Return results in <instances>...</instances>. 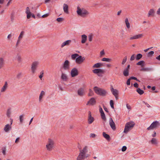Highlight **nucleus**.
Listing matches in <instances>:
<instances>
[{
	"label": "nucleus",
	"mask_w": 160,
	"mask_h": 160,
	"mask_svg": "<svg viewBox=\"0 0 160 160\" xmlns=\"http://www.w3.org/2000/svg\"><path fill=\"white\" fill-rule=\"evenodd\" d=\"M93 90L97 94L102 96H106L107 94L106 91L103 89L98 88L97 87H94Z\"/></svg>",
	"instance_id": "1"
},
{
	"label": "nucleus",
	"mask_w": 160,
	"mask_h": 160,
	"mask_svg": "<svg viewBox=\"0 0 160 160\" xmlns=\"http://www.w3.org/2000/svg\"><path fill=\"white\" fill-rule=\"evenodd\" d=\"M77 12L78 15L83 17H86L89 14V12L86 10L84 8L81 9L79 7H77Z\"/></svg>",
	"instance_id": "2"
},
{
	"label": "nucleus",
	"mask_w": 160,
	"mask_h": 160,
	"mask_svg": "<svg viewBox=\"0 0 160 160\" xmlns=\"http://www.w3.org/2000/svg\"><path fill=\"white\" fill-rule=\"evenodd\" d=\"M54 141L52 139L49 138L46 145L47 150L50 151H51L54 147Z\"/></svg>",
	"instance_id": "3"
},
{
	"label": "nucleus",
	"mask_w": 160,
	"mask_h": 160,
	"mask_svg": "<svg viewBox=\"0 0 160 160\" xmlns=\"http://www.w3.org/2000/svg\"><path fill=\"white\" fill-rule=\"evenodd\" d=\"M134 124L132 122H128L126 123L124 130V133H127L134 126Z\"/></svg>",
	"instance_id": "4"
},
{
	"label": "nucleus",
	"mask_w": 160,
	"mask_h": 160,
	"mask_svg": "<svg viewBox=\"0 0 160 160\" xmlns=\"http://www.w3.org/2000/svg\"><path fill=\"white\" fill-rule=\"evenodd\" d=\"M160 124L159 122L157 121H155L153 122L149 127L147 128L148 130H152L154 128H157L159 126Z\"/></svg>",
	"instance_id": "5"
},
{
	"label": "nucleus",
	"mask_w": 160,
	"mask_h": 160,
	"mask_svg": "<svg viewBox=\"0 0 160 160\" xmlns=\"http://www.w3.org/2000/svg\"><path fill=\"white\" fill-rule=\"evenodd\" d=\"M69 61L68 60H66L63 64V65L62 67L61 68L60 70L61 71V70L62 69H63L64 70H68L70 68V66H69Z\"/></svg>",
	"instance_id": "6"
},
{
	"label": "nucleus",
	"mask_w": 160,
	"mask_h": 160,
	"mask_svg": "<svg viewBox=\"0 0 160 160\" xmlns=\"http://www.w3.org/2000/svg\"><path fill=\"white\" fill-rule=\"evenodd\" d=\"M38 64L39 62L38 61H35L32 62L31 66V70L33 73H35Z\"/></svg>",
	"instance_id": "7"
},
{
	"label": "nucleus",
	"mask_w": 160,
	"mask_h": 160,
	"mask_svg": "<svg viewBox=\"0 0 160 160\" xmlns=\"http://www.w3.org/2000/svg\"><path fill=\"white\" fill-rule=\"evenodd\" d=\"M92 71L93 73L97 74L98 76H101L100 73L103 74L105 72L104 70L100 69H95L92 70Z\"/></svg>",
	"instance_id": "8"
},
{
	"label": "nucleus",
	"mask_w": 160,
	"mask_h": 160,
	"mask_svg": "<svg viewBox=\"0 0 160 160\" xmlns=\"http://www.w3.org/2000/svg\"><path fill=\"white\" fill-rule=\"evenodd\" d=\"M85 60V58L84 57L79 55L78 57L76 59L75 61L77 63L80 64L83 62Z\"/></svg>",
	"instance_id": "9"
},
{
	"label": "nucleus",
	"mask_w": 160,
	"mask_h": 160,
	"mask_svg": "<svg viewBox=\"0 0 160 160\" xmlns=\"http://www.w3.org/2000/svg\"><path fill=\"white\" fill-rule=\"evenodd\" d=\"M71 73L72 77H75L77 76L78 74V69L75 68H73L71 70Z\"/></svg>",
	"instance_id": "10"
},
{
	"label": "nucleus",
	"mask_w": 160,
	"mask_h": 160,
	"mask_svg": "<svg viewBox=\"0 0 160 160\" xmlns=\"http://www.w3.org/2000/svg\"><path fill=\"white\" fill-rule=\"evenodd\" d=\"M109 123L112 129L113 130L116 129V127L115 124L112 118H110L109 120Z\"/></svg>",
	"instance_id": "11"
},
{
	"label": "nucleus",
	"mask_w": 160,
	"mask_h": 160,
	"mask_svg": "<svg viewBox=\"0 0 160 160\" xmlns=\"http://www.w3.org/2000/svg\"><path fill=\"white\" fill-rule=\"evenodd\" d=\"M94 118L92 116L91 112L90 111L88 112V123L91 124L94 121Z\"/></svg>",
	"instance_id": "12"
},
{
	"label": "nucleus",
	"mask_w": 160,
	"mask_h": 160,
	"mask_svg": "<svg viewBox=\"0 0 160 160\" xmlns=\"http://www.w3.org/2000/svg\"><path fill=\"white\" fill-rule=\"evenodd\" d=\"M78 95L80 96H82L84 95V89L82 88H80L77 92Z\"/></svg>",
	"instance_id": "13"
},
{
	"label": "nucleus",
	"mask_w": 160,
	"mask_h": 160,
	"mask_svg": "<svg viewBox=\"0 0 160 160\" xmlns=\"http://www.w3.org/2000/svg\"><path fill=\"white\" fill-rule=\"evenodd\" d=\"M96 101L94 98H91L86 104L87 105L89 104L93 105L96 104Z\"/></svg>",
	"instance_id": "14"
},
{
	"label": "nucleus",
	"mask_w": 160,
	"mask_h": 160,
	"mask_svg": "<svg viewBox=\"0 0 160 160\" xmlns=\"http://www.w3.org/2000/svg\"><path fill=\"white\" fill-rule=\"evenodd\" d=\"M85 158V155L82 152H80L77 158V160H83Z\"/></svg>",
	"instance_id": "15"
},
{
	"label": "nucleus",
	"mask_w": 160,
	"mask_h": 160,
	"mask_svg": "<svg viewBox=\"0 0 160 160\" xmlns=\"http://www.w3.org/2000/svg\"><path fill=\"white\" fill-rule=\"evenodd\" d=\"M71 40H68L63 42L61 44V47L63 48L65 46H69L71 43Z\"/></svg>",
	"instance_id": "16"
},
{
	"label": "nucleus",
	"mask_w": 160,
	"mask_h": 160,
	"mask_svg": "<svg viewBox=\"0 0 160 160\" xmlns=\"http://www.w3.org/2000/svg\"><path fill=\"white\" fill-rule=\"evenodd\" d=\"M63 9L65 13L66 14H68V5L65 3L63 4Z\"/></svg>",
	"instance_id": "17"
},
{
	"label": "nucleus",
	"mask_w": 160,
	"mask_h": 160,
	"mask_svg": "<svg viewBox=\"0 0 160 160\" xmlns=\"http://www.w3.org/2000/svg\"><path fill=\"white\" fill-rule=\"evenodd\" d=\"M153 70L152 68L142 67L141 68V71L149 72L152 71Z\"/></svg>",
	"instance_id": "18"
},
{
	"label": "nucleus",
	"mask_w": 160,
	"mask_h": 160,
	"mask_svg": "<svg viewBox=\"0 0 160 160\" xmlns=\"http://www.w3.org/2000/svg\"><path fill=\"white\" fill-rule=\"evenodd\" d=\"M111 92L112 93V94L114 96H115L116 95H118V91L117 90L113 89V88L112 87V88H111Z\"/></svg>",
	"instance_id": "19"
},
{
	"label": "nucleus",
	"mask_w": 160,
	"mask_h": 160,
	"mask_svg": "<svg viewBox=\"0 0 160 160\" xmlns=\"http://www.w3.org/2000/svg\"><path fill=\"white\" fill-rule=\"evenodd\" d=\"M152 144L157 146L158 144V142L156 138H153L150 141Z\"/></svg>",
	"instance_id": "20"
},
{
	"label": "nucleus",
	"mask_w": 160,
	"mask_h": 160,
	"mask_svg": "<svg viewBox=\"0 0 160 160\" xmlns=\"http://www.w3.org/2000/svg\"><path fill=\"white\" fill-rule=\"evenodd\" d=\"M82 41L81 42L82 43H85L87 39V36L85 34H83L81 36Z\"/></svg>",
	"instance_id": "21"
},
{
	"label": "nucleus",
	"mask_w": 160,
	"mask_h": 160,
	"mask_svg": "<svg viewBox=\"0 0 160 160\" xmlns=\"http://www.w3.org/2000/svg\"><path fill=\"white\" fill-rule=\"evenodd\" d=\"M11 128V127L10 126V125L8 124L5 126L4 128V130L5 132H7L9 131Z\"/></svg>",
	"instance_id": "22"
},
{
	"label": "nucleus",
	"mask_w": 160,
	"mask_h": 160,
	"mask_svg": "<svg viewBox=\"0 0 160 160\" xmlns=\"http://www.w3.org/2000/svg\"><path fill=\"white\" fill-rule=\"evenodd\" d=\"M61 71L62 72L61 78L64 81H66L68 79L67 77L65 74L62 72V71Z\"/></svg>",
	"instance_id": "23"
},
{
	"label": "nucleus",
	"mask_w": 160,
	"mask_h": 160,
	"mask_svg": "<svg viewBox=\"0 0 160 160\" xmlns=\"http://www.w3.org/2000/svg\"><path fill=\"white\" fill-rule=\"evenodd\" d=\"M102 135L103 137L105 138L107 140L110 141V136L108 134H106L105 132H103L102 133Z\"/></svg>",
	"instance_id": "24"
},
{
	"label": "nucleus",
	"mask_w": 160,
	"mask_h": 160,
	"mask_svg": "<svg viewBox=\"0 0 160 160\" xmlns=\"http://www.w3.org/2000/svg\"><path fill=\"white\" fill-rule=\"evenodd\" d=\"M8 87V83L7 82H5L4 85L1 89V92H4L6 89Z\"/></svg>",
	"instance_id": "25"
},
{
	"label": "nucleus",
	"mask_w": 160,
	"mask_h": 160,
	"mask_svg": "<svg viewBox=\"0 0 160 160\" xmlns=\"http://www.w3.org/2000/svg\"><path fill=\"white\" fill-rule=\"evenodd\" d=\"M103 64L102 63H97L95 64H94L92 66V68H99L101 66H102Z\"/></svg>",
	"instance_id": "26"
},
{
	"label": "nucleus",
	"mask_w": 160,
	"mask_h": 160,
	"mask_svg": "<svg viewBox=\"0 0 160 160\" xmlns=\"http://www.w3.org/2000/svg\"><path fill=\"white\" fill-rule=\"evenodd\" d=\"M88 147L87 146H85L82 149V150L80 151V152H82V153L85 155L86 153L87 152Z\"/></svg>",
	"instance_id": "27"
},
{
	"label": "nucleus",
	"mask_w": 160,
	"mask_h": 160,
	"mask_svg": "<svg viewBox=\"0 0 160 160\" xmlns=\"http://www.w3.org/2000/svg\"><path fill=\"white\" fill-rule=\"evenodd\" d=\"M155 12L153 9H151L149 11L148 16H153V14Z\"/></svg>",
	"instance_id": "28"
},
{
	"label": "nucleus",
	"mask_w": 160,
	"mask_h": 160,
	"mask_svg": "<svg viewBox=\"0 0 160 160\" xmlns=\"http://www.w3.org/2000/svg\"><path fill=\"white\" fill-rule=\"evenodd\" d=\"M129 70L125 69L123 71V75L125 77H127L129 75Z\"/></svg>",
	"instance_id": "29"
},
{
	"label": "nucleus",
	"mask_w": 160,
	"mask_h": 160,
	"mask_svg": "<svg viewBox=\"0 0 160 160\" xmlns=\"http://www.w3.org/2000/svg\"><path fill=\"white\" fill-rule=\"evenodd\" d=\"M125 23L126 25V27L128 28H130V23L128 21V18H126L125 19Z\"/></svg>",
	"instance_id": "30"
},
{
	"label": "nucleus",
	"mask_w": 160,
	"mask_h": 160,
	"mask_svg": "<svg viewBox=\"0 0 160 160\" xmlns=\"http://www.w3.org/2000/svg\"><path fill=\"white\" fill-rule=\"evenodd\" d=\"M102 119L104 121L106 120V118L104 112L100 113Z\"/></svg>",
	"instance_id": "31"
},
{
	"label": "nucleus",
	"mask_w": 160,
	"mask_h": 160,
	"mask_svg": "<svg viewBox=\"0 0 160 160\" xmlns=\"http://www.w3.org/2000/svg\"><path fill=\"white\" fill-rule=\"evenodd\" d=\"M45 92L43 91H42L41 92L39 97V101L40 102L41 101V99H42V96L45 95Z\"/></svg>",
	"instance_id": "32"
},
{
	"label": "nucleus",
	"mask_w": 160,
	"mask_h": 160,
	"mask_svg": "<svg viewBox=\"0 0 160 160\" xmlns=\"http://www.w3.org/2000/svg\"><path fill=\"white\" fill-rule=\"evenodd\" d=\"M139 38H140V34H138V35L134 36L133 37H131L130 38V39L132 40V39H137Z\"/></svg>",
	"instance_id": "33"
},
{
	"label": "nucleus",
	"mask_w": 160,
	"mask_h": 160,
	"mask_svg": "<svg viewBox=\"0 0 160 160\" xmlns=\"http://www.w3.org/2000/svg\"><path fill=\"white\" fill-rule=\"evenodd\" d=\"M79 56V55L78 54H72L71 55V58L72 59H76L77 57H78Z\"/></svg>",
	"instance_id": "34"
},
{
	"label": "nucleus",
	"mask_w": 160,
	"mask_h": 160,
	"mask_svg": "<svg viewBox=\"0 0 160 160\" xmlns=\"http://www.w3.org/2000/svg\"><path fill=\"white\" fill-rule=\"evenodd\" d=\"M101 60L102 61H106L107 62H109L111 61V59L109 58H103Z\"/></svg>",
	"instance_id": "35"
},
{
	"label": "nucleus",
	"mask_w": 160,
	"mask_h": 160,
	"mask_svg": "<svg viewBox=\"0 0 160 160\" xmlns=\"http://www.w3.org/2000/svg\"><path fill=\"white\" fill-rule=\"evenodd\" d=\"M154 53V52L153 51H151L149 52L147 55V57H150L152 56Z\"/></svg>",
	"instance_id": "36"
},
{
	"label": "nucleus",
	"mask_w": 160,
	"mask_h": 160,
	"mask_svg": "<svg viewBox=\"0 0 160 160\" xmlns=\"http://www.w3.org/2000/svg\"><path fill=\"white\" fill-rule=\"evenodd\" d=\"M3 64L4 62L3 58H0V68H1L3 66Z\"/></svg>",
	"instance_id": "37"
},
{
	"label": "nucleus",
	"mask_w": 160,
	"mask_h": 160,
	"mask_svg": "<svg viewBox=\"0 0 160 160\" xmlns=\"http://www.w3.org/2000/svg\"><path fill=\"white\" fill-rule=\"evenodd\" d=\"M24 32L22 31L20 33V34L18 37V39L21 40V39L22 38L24 34Z\"/></svg>",
	"instance_id": "38"
},
{
	"label": "nucleus",
	"mask_w": 160,
	"mask_h": 160,
	"mask_svg": "<svg viewBox=\"0 0 160 160\" xmlns=\"http://www.w3.org/2000/svg\"><path fill=\"white\" fill-rule=\"evenodd\" d=\"M93 91L91 89H89V92L88 94V96H92L93 95Z\"/></svg>",
	"instance_id": "39"
},
{
	"label": "nucleus",
	"mask_w": 160,
	"mask_h": 160,
	"mask_svg": "<svg viewBox=\"0 0 160 160\" xmlns=\"http://www.w3.org/2000/svg\"><path fill=\"white\" fill-rule=\"evenodd\" d=\"M110 105L111 106V107L112 108L114 109V102L112 100H111L110 101Z\"/></svg>",
	"instance_id": "40"
},
{
	"label": "nucleus",
	"mask_w": 160,
	"mask_h": 160,
	"mask_svg": "<svg viewBox=\"0 0 160 160\" xmlns=\"http://www.w3.org/2000/svg\"><path fill=\"white\" fill-rule=\"evenodd\" d=\"M93 35L92 34H90L88 36V40L90 42H91L92 39Z\"/></svg>",
	"instance_id": "41"
},
{
	"label": "nucleus",
	"mask_w": 160,
	"mask_h": 160,
	"mask_svg": "<svg viewBox=\"0 0 160 160\" xmlns=\"http://www.w3.org/2000/svg\"><path fill=\"white\" fill-rule=\"evenodd\" d=\"M64 18H59L57 19V21L59 22H61L64 20Z\"/></svg>",
	"instance_id": "42"
},
{
	"label": "nucleus",
	"mask_w": 160,
	"mask_h": 160,
	"mask_svg": "<svg viewBox=\"0 0 160 160\" xmlns=\"http://www.w3.org/2000/svg\"><path fill=\"white\" fill-rule=\"evenodd\" d=\"M10 114L11 112L10 111V110L9 109H8L7 112V115L8 118H9L10 117Z\"/></svg>",
	"instance_id": "43"
},
{
	"label": "nucleus",
	"mask_w": 160,
	"mask_h": 160,
	"mask_svg": "<svg viewBox=\"0 0 160 160\" xmlns=\"http://www.w3.org/2000/svg\"><path fill=\"white\" fill-rule=\"evenodd\" d=\"M145 65V62L143 61H141V68L143 67Z\"/></svg>",
	"instance_id": "44"
},
{
	"label": "nucleus",
	"mask_w": 160,
	"mask_h": 160,
	"mask_svg": "<svg viewBox=\"0 0 160 160\" xmlns=\"http://www.w3.org/2000/svg\"><path fill=\"white\" fill-rule=\"evenodd\" d=\"M105 54L104 49L102 50L100 52V57H102L103 55Z\"/></svg>",
	"instance_id": "45"
},
{
	"label": "nucleus",
	"mask_w": 160,
	"mask_h": 160,
	"mask_svg": "<svg viewBox=\"0 0 160 160\" xmlns=\"http://www.w3.org/2000/svg\"><path fill=\"white\" fill-rule=\"evenodd\" d=\"M22 75V72H20L18 73L17 75V78L18 79H20V78Z\"/></svg>",
	"instance_id": "46"
},
{
	"label": "nucleus",
	"mask_w": 160,
	"mask_h": 160,
	"mask_svg": "<svg viewBox=\"0 0 160 160\" xmlns=\"http://www.w3.org/2000/svg\"><path fill=\"white\" fill-rule=\"evenodd\" d=\"M43 74L44 73L43 71H41L40 72V75L39 76V78L41 80L42 79V77H43Z\"/></svg>",
	"instance_id": "47"
},
{
	"label": "nucleus",
	"mask_w": 160,
	"mask_h": 160,
	"mask_svg": "<svg viewBox=\"0 0 160 160\" xmlns=\"http://www.w3.org/2000/svg\"><path fill=\"white\" fill-rule=\"evenodd\" d=\"M127 60V57H125L123 59L122 64L123 65L124 64Z\"/></svg>",
	"instance_id": "48"
},
{
	"label": "nucleus",
	"mask_w": 160,
	"mask_h": 160,
	"mask_svg": "<svg viewBox=\"0 0 160 160\" xmlns=\"http://www.w3.org/2000/svg\"><path fill=\"white\" fill-rule=\"evenodd\" d=\"M17 60L19 62H21L22 58L20 56L18 55V56Z\"/></svg>",
	"instance_id": "49"
},
{
	"label": "nucleus",
	"mask_w": 160,
	"mask_h": 160,
	"mask_svg": "<svg viewBox=\"0 0 160 160\" xmlns=\"http://www.w3.org/2000/svg\"><path fill=\"white\" fill-rule=\"evenodd\" d=\"M6 148L5 147L2 148V152L3 153V155H6Z\"/></svg>",
	"instance_id": "50"
},
{
	"label": "nucleus",
	"mask_w": 160,
	"mask_h": 160,
	"mask_svg": "<svg viewBox=\"0 0 160 160\" xmlns=\"http://www.w3.org/2000/svg\"><path fill=\"white\" fill-rule=\"evenodd\" d=\"M136 59L137 60H138L140 59V53L137 54Z\"/></svg>",
	"instance_id": "51"
},
{
	"label": "nucleus",
	"mask_w": 160,
	"mask_h": 160,
	"mask_svg": "<svg viewBox=\"0 0 160 160\" xmlns=\"http://www.w3.org/2000/svg\"><path fill=\"white\" fill-rule=\"evenodd\" d=\"M135 59V54H133L132 55L131 58H130V60L131 61H133Z\"/></svg>",
	"instance_id": "52"
},
{
	"label": "nucleus",
	"mask_w": 160,
	"mask_h": 160,
	"mask_svg": "<svg viewBox=\"0 0 160 160\" xmlns=\"http://www.w3.org/2000/svg\"><path fill=\"white\" fill-rule=\"evenodd\" d=\"M23 115H20L19 117L20 121L21 123L22 122L23 120L22 118H23Z\"/></svg>",
	"instance_id": "53"
},
{
	"label": "nucleus",
	"mask_w": 160,
	"mask_h": 160,
	"mask_svg": "<svg viewBox=\"0 0 160 160\" xmlns=\"http://www.w3.org/2000/svg\"><path fill=\"white\" fill-rule=\"evenodd\" d=\"M130 79H133L134 80H136V81H138L139 82H140V81H139V80L137 78L135 77H130Z\"/></svg>",
	"instance_id": "54"
},
{
	"label": "nucleus",
	"mask_w": 160,
	"mask_h": 160,
	"mask_svg": "<svg viewBox=\"0 0 160 160\" xmlns=\"http://www.w3.org/2000/svg\"><path fill=\"white\" fill-rule=\"evenodd\" d=\"M26 13H27H27H31L30 12L29 8L28 7H27L26 8Z\"/></svg>",
	"instance_id": "55"
},
{
	"label": "nucleus",
	"mask_w": 160,
	"mask_h": 160,
	"mask_svg": "<svg viewBox=\"0 0 160 160\" xmlns=\"http://www.w3.org/2000/svg\"><path fill=\"white\" fill-rule=\"evenodd\" d=\"M131 79L130 78H129L128 79L127 81V84L128 85H129L130 84V80Z\"/></svg>",
	"instance_id": "56"
},
{
	"label": "nucleus",
	"mask_w": 160,
	"mask_h": 160,
	"mask_svg": "<svg viewBox=\"0 0 160 160\" xmlns=\"http://www.w3.org/2000/svg\"><path fill=\"white\" fill-rule=\"evenodd\" d=\"M127 148L126 146H123L122 148V152L125 151L127 149Z\"/></svg>",
	"instance_id": "57"
},
{
	"label": "nucleus",
	"mask_w": 160,
	"mask_h": 160,
	"mask_svg": "<svg viewBox=\"0 0 160 160\" xmlns=\"http://www.w3.org/2000/svg\"><path fill=\"white\" fill-rule=\"evenodd\" d=\"M49 15V14L48 13H46L42 15L41 17L42 18H45L48 17Z\"/></svg>",
	"instance_id": "58"
},
{
	"label": "nucleus",
	"mask_w": 160,
	"mask_h": 160,
	"mask_svg": "<svg viewBox=\"0 0 160 160\" xmlns=\"http://www.w3.org/2000/svg\"><path fill=\"white\" fill-rule=\"evenodd\" d=\"M32 14L31 13H27V18L28 19H29L30 18Z\"/></svg>",
	"instance_id": "59"
},
{
	"label": "nucleus",
	"mask_w": 160,
	"mask_h": 160,
	"mask_svg": "<svg viewBox=\"0 0 160 160\" xmlns=\"http://www.w3.org/2000/svg\"><path fill=\"white\" fill-rule=\"evenodd\" d=\"M103 109H104V110H105V111L106 112H108L109 111H108V108L105 106H103Z\"/></svg>",
	"instance_id": "60"
},
{
	"label": "nucleus",
	"mask_w": 160,
	"mask_h": 160,
	"mask_svg": "<svg viewBox=\"0 0 160 160\" xmlns=\"http://www.w3.org/2000/svg\"><path fill=\"white\" fill-rule=\"evenodd\" d=\"M20 40L18 39L17 42L16 43V47H17L18 46V44L20 42Z\"/></svg>",
	"instance_id": "61"
},
{
	"label": "nucleus",
	"mask_w": 160,
	"mask_h": 160,
	"mask_svg": "<svg viewBox=\"0 0 160 160\" xmlns=\"http://www.w3.org/2000/svg\"><path fill=\"white\" fill-rule=\"evenodd\" d=\"M133 86L136 88H138V84L137 83L135 82L133 84Z\"/></svg>",
	"instance_id": "62"
},
{
	"label": "nucleus",
	"mask_w": 160,
	"mask_h": 160,
	"mask_svg": "<svg viewBox=\"0 0 160 160\" xmlns=\"http://www.w3.org/2000/svg\"><path fill=\"white\" fill-rule=\"evenodd\" d=\"M96 135L94 133H91L90 135V137L94 138L96 137Z\"/></svg>",
	"instance_id": "63"
},
{
	"label": "nucleus",
	"mask_w": 160,
	"mask_h": 160,
	"mask_svg": "<svg viewBox=\"0 0 160 160\" xmlns=\"http://www.w3.org/2000/svg\"><path fill=\"white\" fill-rule=\"evenodd\" d=\"M152 136L153 137H155L156 136V133L155 131H154L153 132V134H152Z\"/></svg>",
	"instance_id": "64"
}]
</instances>
